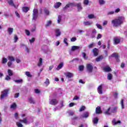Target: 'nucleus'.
<instances>
[{"mask_svg": "<svg viewBox=\"0 0 127 127\" xmlns=\"http://www.w3.org/2000/svg\"><path fill=\"white\" fill-rule=\"evenodd\" d=\"M124 20L125 17L119 16L118 18L113 20L112 21V23L113 24V26H114V27H118L124 23Z\"/></svg>", "mask_w": 127, "mask_h": 127, "instance_id": "f257e3e1", "label": "nucleus"}, {"mask_svg": "<svg viewBox=\"0 0 127 127\" xmlns=\"http://www.w3.org/2000/svg\"><path fill=\"white\" fill-rule=\"evenodd\" d=\"M19 122H16V125L18 127H23V125L21 124L20 123H22L23 124H27L28 123V121H27V118H25L23 119V120H19Z\"/></svg>", "mask_w": 127, "mask_h": 127, "instance_id": "f03ea898", "label": "nucleus"}, {"mask_svg": "<svg viewBox=\"0 0 127 127\" xmlns=\"http://www.w3.org/2000/svg\"><path fill=\"white\" fill-rule=\"evenodd\" d=\"M8 92H9V89H5L1 92L0 100L4 99L6 97H7L8 95Z\"/></svg>", "mask_w": 127, "mask_h": 127, "instance_id": "7ed1b4c3", "label": "nucleus"}, {"mask_svg": "<svg viewBox=\"0 0 127 127\" xmlns=\"http://www.w3.org/2000/svg\"><path fill=\"white\" fill-rule=\"evenodd\" d=\"M93 69L94 67H93V65L91 64H87L86 65V71L88 72V73H92Z\"/></svg>", "mask_w": 127, "mask_h": 127, "instance_id": "20e7f679", "label": "nucleus"}, {"mask_svg": "<svg viewBox=\"0 0 127 127\" xmlns=\"http://www.w3.org/2000/svg\"><path fill=\"white\" fill-rule=\"evenodd\" d=\"M114 44L117 45V44H119L120 42H121V40L120 38L118 37H115L114 38Z\"/></svg>", "mask_w": 127, "mask_h": 127, "instance_id": "39448f33", "label": "nucleus"}, {"mask_svg": "<svg viewBox=\"0 0 127 127\" xmlns=\"http://www.w3.org/2000/svg\"><path fill=\"white\" fill-rule=\"evenodd\" d=\"M58 104V101L56 100V99H52L50 102V104L52 105L53 106H55V105H57Z\"/></svg>", "mask_w": 127, "mask_h": 127, "instance_id": "423d86ee", "label": "nucleus"}, {"mask_svg": "<svg viewBox=\"0 0 127 127\" xmlns=\"http://www.w3.org/2000/svg\"><path fill=\"white\" fill-rule=\"evenodd\" d=\"M97 91L99 94H100V95H102V94H103V85H100L98 86L97 88Z\"/></svg>", "mask_w": 127, "mask_h": 127, "instance_id": "0eeeda50", "label": "nucleus"}, {"mask_svg": "<svg viewBox=\"0 0 127 127\" xmlns=\"http://www.w3.org/2000/svg\"><path fill=\"white\" fill-rule=\"evenodd\" d=\"M119 56H119V54H117V53H114L111 55L112 57L115 58V59H116V60L118 62H120V60L119 59Z\"/></svg>", "mask_w": 127, "mask_h": 127, "instance_id": "6e6552de", "label": "nucleus"}, {"mask_svg": "<svg viewBox=\"0 0 127 127\" xmlns=\"http://www.w3.org/2000/svg\"><path fill=\"white\" fill-rule=\"evenodd\" d=\"M93 55L95 56H98L99 55V49L97 48H94L92 50Z\"/></svg>", "mask_w": 127, "mask_h": 127, "instance_id": "1a4fd4ad", "label": "nucleus"}, {"mask_svg": "<svg viewBox=\"0 0 127 127\" xmlns=\"http://www.w3.org/2000/svg\"><path fill=\"white\" fill-rule=\"evenodd\" d=\"M83 24L85 26H91L93 24V22L90 21H84L83 22Z\"/></svg>", "mask_w": 127, "mask_h": 127, "instance_id": "9d476101", "label": "nucleus"}, {"mask_svg": "<svg viewBox=\"0 0 127 127\" xmlns=\"http://www.w3.org/2000/svg\"><path fill=\"white\" fill-rule=\"evenodd\" d=\"M82 119H87L89 118V112H85L83 113L82 115H81Z\"/></svg>", "mask_w": 127, "mask_h": 127, "instance_id": "9b49d317", "label": "nucleus"}, {"mask_svg": "<svg viewBox=\"0 0 127 127\" xmlns=\"http://www.w3.org/2000/svg\"><path fill=\"white\" fill-rule=\"evenodd\" d=\"M74 76V74L70 72H66V73L65 74V77L66 78H72V77Z\"/></svg>", "mask_w": 127, "mask_h": 127, "instance_id": "f8f14e48", "label": "nucleus"}, {"mask_svg": "<svg viewBox=\"0 0 127 127\" xmlns=\"http://www.w3.org/2000/svg\"><path fill=\"white\" fill-rule=\"evenodd\" d=\"M96 114H99L102 113V110L101 109V107L97 106L95 110Z\"/></svg>", "mask_w": 127, "mask_h": 127, "instance_id": "ddd939ff", "label": "nucleus"}, {"mask_svg": "<svg viewBox=\"0 0 127 127\" xmlns=\"http://www.w3.org/2000/svg\"><path fill=\"white\" fill-rule=\"evenodd\" d=\"M103 70L105 71V72H111V71H112V68H111L110 66H105L103 67Z\"/></svg>", "mask_w": 127, "mask_h": 127, "instance_id": "4468645a", "label": "nucleus"}, {"mask_svg": "<svg viewBox=\"0 0 127 127\" xmlns=\"http://www.w3.org/2000/svg\"><path fill=\"white\" fill-rule=\"evenodd\" d=\"M122 123V122H121V121L119 120L117 122V121H116V119H113L112 121V125L113 126H116V125H118V124H121Z\"/></svg>", "mask_w": 127, "mask_h": 127, "instance_id": "2eb2a0df", "label": "nucleus"}, {"mask_svg": "<svg viewBox=\"0 0 127 127\" xmlns=\"http://www.w3.org/2000/svg\"><path fill=\"white\" fill-rule=\"evenodd\" d=\"M75 6H77L78 10H82V8H83L82 7V4H81V3L75 4Z\"/></svg>", "mask_w": 127, "mask_h": 127, "instance_id": "dca6fc26", "label": "nucleus"}, {"mask_svg": "<svg viewBox=\"0 0 127 127\" xmlns=\"http://www.w3.org/2000/svg\"><path fill=\"white\" fill-rule=\"evenodd\" d=\"M7 31L8 32L9 35H11L12 32H13V28L9 27L8 28Z\"/></svg>", "mask_w": 127, "mask_h": 127, "instance_id": "f3484780", "label": "nucleus"}, {"mask_svg": "<svg viewBox=\"0 0 127 127\" xmlns=\"http://www.w3.org/2000/svg\"><path fill=\"white\" fill-rule=\"evenodd\" d=\"M66 6H67V7H70V6H76V4H75L74 2H69L66 4Z\"/></svg>", "mask_w": 127, "mask_h": 127, "instance_id": "a211bd4d", "label": "nucleus"}, {"mask_svg": "<svg viewBox=\"0 0 127 127\" xmlns=\"http://www.w3.org/2000/svg\"><path fill=\"white\" fill-rule=\"evenodd\" d=\"M22 9L23 11V12H27V11H28V10H29V7H26V6H24L23 7H22Z\"/></svg>", "mask_w": 127, "mask_h": 127, "instance_id": "6ab92c4d", "label": "nucleus"}, {"mask_svg": "<svg viewBox=\"0 0 127 127\" xmlns=\"http://www.w3.org/2000/svg\"><path fill=\"white\" fill-rule=\"evenodd\" d=\"M64 65V64L63 63H61L57 67V70H59L60 69L62 68V67Z\"/></svg>", "mask_w": 127, "mask_h": 127, "instance_id": "aec40b11", "label": "nucleus"}, {"mask_svg": "<svg viewBox=\"0 0 127 127\" xmlns=\"http://www.w3.org/2000/svg\"><path fill=\"white\" fill-rule=\"evenodd\" d=\"M56 36L57 37H58V36H60V35H61V32H60V29H57L56 30Z\"/></svg>", "mask_w": 127, "mask_h": 127, "instance_id": "412c9836", "label": "nucleus"}, {"mask_svg": "<svg viewBox=\"0 0 127 127\" xmlns=\"http://www.w3.org/2000/svg\"><path fill=\"white\" fill-rule=\"evenodd\" d=\"M1 63L2 64H6L7 63V59L4 57L2 58Z\"/></svg>", "mask_w": 127, "mask_h": 127, "instance_id": "4be33fe9", "label": "nucleus"}, {"mask_svg": "<svg viewBox=\"0 0 127 127\" xmlns=\"http://www.w3.org/2000/svg\"><path fill=\"white\" fill-rule=\"evenodd\" d=\"M8 3L10 5H12V6H14V7H16L14 3H13V1L12 0H10L8 1Z\"/></svg>", "mask_w": 127, "mask_h": 127, "instance_id": "5701e85b", "label": "nucleus"}, {"mask_svg": "<svg viewBox=\"0 0 127 127\" xmlns=\"http://www.w3.org/2000/svg\"><path fill=\"white\" fill-rule=\"evenodd\" d=\"M79 49V46H73L71 48V51H75V50H78Z\"/></svg>", "mask_w": 127, "mask_h": 127, "instance_id": "b1692460", "label": "nucleus"}, {"mask_svg": "<svg viewBox=\"0 0 127 127\" xmlns=\"http://www.w3.org/2000/svg\"><path fill=\"white\" fill-rule=\"evenodd\" d=\"M93 123L94 125H97L99 123V119L98 118H94L93 120Z\"/></svg>", "mask_w": 127, "mask_h": 127, "instance_id": "393cba45", "label": "nucleus"}, {"mask_svg": "<svg viewBox=\"0 0 127 127\" xmlns=\"http://www.w3.org/2000/svg\"><path fill=\"white\" fill-rule=\"evenodd\" d=\"M8 59L11 62H12L13 61H15V59H14V58L12 56H8Z\"/></svg>", "mask_w": 127, "mask_h": 127, "instance_id": "a878e982", "label": "nucleus"}, {"mask_svg": "<svg viewBox=\"0 0 127 127\" xmlns=\"http://www.w3.org/2000/svg\"><path fill=\"white\" fill-rule=\"evenodd\" d=\"M94 46H95V43L93 42L92 43L89 44V45L87 46V47L89 49H91V48H93Z\"/></svg>", "mask_w": 127, "mask_h": 127, "instance_id": "bb28decb", "label": "nucleus"}, {"mask_svg": "<svg viewBox=\"0 0 127 127\" xmlns=\"http://www.w3.org/2000/svg\"><path fill=\"white\" fill-rule=\"evenodd\" d=\"M16 103H14L10 105V108L13 109V110H15V108H16Z\"/></svg>", "mask_w": 127, "mask_h": 127, "instance_id": "cd10ccee", "label": "nucleus"}, {"mask_svg": "<svg viewBox=\"0 0 127 127\" xmlns=\"http://www.w3.org/2000/svg\"><path fill=\"white\" fill-rule=\"evenodd\" d=\"M62 4V3L61 2H57V4L54 6V7H55V8H58L60 7V5H61Z\"/></svg>", "mask_w": 127, "mask_h": 127, "instance_id": "c85d7f7f", "label": "nucleus"}, {"mask_svg": "<svg viewBox=\"0 0 127 127\" xmlns=\"http://www.w3.org/2000/svg\"><path fill=\"white\" fill-rule=\"evenodd\" d=\"M51 24H52V21L51 20H49L47 22V24L45 26L46 27H48L50 25H51Z\"/></svg>", "mask_w": 127, "mask_h": 127, "instance_id": "c756f323", "label": "nucleus"}, {"mask_svg": "<svg viewBox=\"0 0 127 127\" xmlns=\"http://www.w3.org/2000/svg\"><path fill=\"white\" fill-rule=\"evenodd\" d=\"M107 79L108 80H110L113 79V74H112V73H109L107 75Z\"/></svg>", "mask_w": 127, "mask_h": 127, "instance_id": "7c9ffc66", "label": "nucleus"}, {"mask_svg": "<svg viewBox=\"0 0 127 127\" xmlns=\"http://www.w3.org/2000/svg\"><path fill=\"white\" fill-rule=\"evenodd\" d=\"M42 61H43V60L42 58H40L39 61V63H38V66H40L41 65H42Z\"/></svg>", "mask_w": 127, "mask_h": 127, "instance_id": "2f4dec72", "label": "nucleus"}, {"mask_svg": "<svg viewBox=\"0 0 127 127\" xmlns=\"http://www.w3.org/2000/svg\"><path fill=\"white\" fill-rule=\"evenodd\" d=\"M118 111V107H115L113 110H111V113L115 114Z\"/></svg>", "mask_w": 127, "mask_h": 127, "instance_id": "473e14b6", "label": "nucleus"}, {"mask_svg": "<svg viewBox=\"0 0 127 127\" xmlns=\"http://www.w3.org/2000/svg\"><path fill=\"white\" fill-rule=\"evenodd\" d=\"M88 18H89V19H92V18H96V17L95 16V15H94V14H90L88 15Z\"/></svg>", "mask_w": 127, "mask_h": 127, "instance_id": "72a5a7b5", "label": "nucleus"}, {"mask_svg": "<svg viewBox=\"0 0 127 127\" xmlns=\"http://www.w3.org/2000/svg\"><path fill=\"white\" fill-rule=\"evenodd\" d=\"M7 73L9 76H12L13 75V72L10 69H8Z\"/></svg>", "mask_w": 127, "mask_h": 127, "instance_id": "f704fd0d", "label": "nucleus"}, {"mask_svg": "<svg viewBox=\"0 0 127 127\" xmlns=\"http://www.w3.org/2000/svg\"><path fill=\"white\" fill-rule=\"evenodd\" d=\"M82 57L85 60L88 59V56H87L86 53H82Z\"/></svg>", "mask_w": 127, "mask_h": 127, "instance_id": "c9c22d12", "label": "nucleus"}, {"mask_svg": "<svg viewBox=\"0 0 127 127\" xmlns=\"http://www.w3.org/2000/svg\"><path fill=\"white\" fill-rule=\"evenodd\" d=\"M102 59H103V56H100L98 58L96 59V61H97V62H99L101 61V60H102Z\"/></svg>", "mask_w": 127, "mask_h": 127, "instance_id": "e433bc0d", "label": "nucleus"}, {"mask_svg": "<svg viewBox=\"0 0 127 127\" xmlns=\"http://www.w3.org/2000/svg\"><path fill=\"white\" fill-rule=\"evenodd\" d=\"M44 12H45V14H46L47 15H49V10H48V9H47V8H45L44 9Z\"/></svg>", "mask_w": 127, "mask_h": 127, "instance_id": "4c0bfd02", "label": "nucleus"}, {"mask_svg": "<svg viewBox=\"0 0 127 127\" xmlns=\"http://www.w3.org/2000/svg\"><path fill=\"white\" fill-rule=\"evenodd\" d=\"M29 102L30 104H34V100L32 99V97H30L29 98Z\"/></svg>", "mask_w": 127, "mask_h": 127, "instance_id": "58836bf2", "label": "nucleus"}, {"mask_svg": "<svg viewBox=\"0 0 127 127\" xmlns=\"http://www.w3.org/2000/svg\"><path fill=\"white\" fill-rule=\"evenodd\" d=\"M38 16V14H33V19L34 20H36V19H37Z\"/></svg>", "mask_w": 127, "mask_h": 127, "instance_id": "ea45409f", "label": "nucleus"}, {"mask_svg": "<svg viewBox=\"0 0 127 127\" xmlns=\"http://www.w3.org/2000/svg\"><path fill=\"white\" fill-rule=\"evenodd\" d=\"M85 109H86V107L85 106H82L79 109V112H83V111H85Z\"/></svg>", "mask_w": 127, "mask_h": 127, "instance_id": "a19ab883", "label": "nucleus"}, {"mask_svg": "<svg viewBox=\"0 0 127 127\" xmlns=\"http://www.w3.org/2000/svg\"><path fill=\"white\" fill-rule=\"evenodd\" d=\"M110 111H111V107H109L108 110L105 112V114H106V115H111V113H110Z\"/></svg>", "mask_w": 127, "mask_h": 127, "instance_id": "79ce46f5", "label": "nucleus"}, {"mask_svg": "<svg viewBox=\"0 0 127 127\" xmlns=\"http://www.w3.org/2000/svg\"><path fill=\"white\" fill-rule=\"evenodd\" d=\"M122 109H125V105L124 104V99H122L121 101Z\"/></svg>", "mask_w": 127, "mask_h": 127, "instance_id": "37998d69", "label": "nucleus"}, {"mask_svg": "<svg viewBox=\"0 0 127 127\" xmlns=\"http://www.w3.org/2000/svg\"><path fill=\"white\" fill-rule=\"evenodd\" d=\"M25 75H26L27 77H32V75L30 74V72L29 71H26Z\"/></svg>", "mask_w": 127, "mask_h": 127, "instance_id": "c03bdc74", "label": "nucleus"}, {"mask_svg": "<svg viewBox=\"0 0 127 127\" xmlns=\"http://www.w3.org/2000/svg\"><path fill=\"white\" fill-rule=\"evenodd\" d=\"M79 71H83L84 70V65H80L79 66Z\"/></svg>", "mask_w": 127, "mask_h": 127, "instance_id": "a18cd8bd", "label": "nucleus"}, {"mask_svg": "<svg viewBox=\"0 0 127 127\" xmlns=\"http://www.w3.org/2000/svg\"><path fill=\"white\" fill-rule=\"evenodd\" d=\"M62 20V16L61 15L58 16V23H60V22Z\"/></svg>", "mask_w": 127, "mask_h": 127, "instance_id": "49530a36", "label": "nucleus"}, {"mask_svg": "<svg viewBox=\"0 0 127 127\" xmlns=\"http://www.w3.org/2000/svg\"><path fill=\"white\" fill-rule=\"evenodd\" d=\"M33 14H38V9L34 8Z\"/></svg>", "mask_w": 127, "mask_h": 127, "instance_id": "de8ad7c7", "label": "nucleus"}, {"mask_svg": "<svg viewBox=\"0 0 127 127\" xmlns=\"http://www.w3.org/2000/svg\"><path fill=\"white\" fill-rule=\"evenodd\" d=\"M83 3L85 5H88L89 4V0H84Z\"/></svg>", "mask_w": 127, "mask_h": 127, "instance_id": "09e8293b", "label": "nucleus"}, {"mask_svg": "<svg viewBox=\"0 0 127 127\" xmlns=\"http://www.w3.org/2000/svg\"><path fill=\"white\" fill-rule=\"evenodd\" d=\"M14 81L15 82V83H22L23 82V80L21 79L19 80H14Z\"/></svg>", "mask_w": 127, "mask_h": 127, "instance_id": "8fccbe9b", "label": "nucleus"}, {"mask_svg": "<svg viewBox=\"0 0 127 127\" xmlns=\"http://www.w3.org/2000/svg\"><path fill=\"white\" fill-rule=\"evenodd\" d=\"M25 31L26 35H27L28 36H29V35H30V32L29 31V30H25Z\"/></svg>", "mask_w": 127, "mask_h": 127, "instance_id": "3c124183", "label": "nucleus"}, {"mask_svg": "<svg viewBox=\"0 0 127 127\" xmlns=\"http://www.w3.org/2000/svg\"><path fill=\"white\" fill-rule=\"evenodd\" d=\"M11 76H9L6 75V77L5 78V80H6V81H8L9 80H10V79H11V78L10 77Z\"/></svg>", "mask_w": 127, "mask_h": 127, "instance_id": "603ef678", "label": "nucleus"}, {"mask_svg": "<svg viewBox=\"0 0 127 127\" xmlns=\"http://www.w3.org/2000/svg\"><path fill=\"white\" fill-rule=\"evenodd\" d=\"M96 26L99 29H103V27L100 24H96Z\"/></svg>", "mask_w": 127, "mask_h": 127, "instance_id": "864d4df0", "label": "nucleus"}, {"mask_svg": "<svg viewBox=\"0 0 127 127\" xmlns=\"http://www.w3.org/2000/svg\"><path fill=\"white\" fill-rule=\"evenodd\" d=\"M35 41V38H32L31 39L29 40L30 43H33Z\"/></svg>", "mask_w": 127, "mask_h": 127, "instance_id": "5fc2aeb1", "label": "nucleus"}, {"mask_svg": "<svg viewBox=\"0 0 127 127\" xmlns=\"http://www.w3.org/2000/svg\"><path fill=\"white\" fill-rule=\"evenodd\" d=\"M45 84L47 85V86H48L49 85V79L48 78H47L46 79V81L45 82Z\"/></svg>", "mask_w": 127, "mask_h": 127, "instance_id": "6e6d98bb", "label": "nucleus"}, {"mask_svg": "<svg viewBox=\"0 0 127 127\" xmlns=\"http://www.w3.org/2000/svg\"><path fill=\"white\" fill-rule=\"evenodd\" d=\"M35 94H40V90L38 89H35Z\"/></svg>", "mask_w": 127, "mask_h": 127, "instance_id": "4d7b16f0", "label": "nucleus"}, {"mask_svg": "<svg viewBox=\"0 0 127 127\" xmlns=\"http://www.w3.org/2000/svg\"><path fill=\"white\" fill-rule=\"evenodd\" d=\"M70 40L71 42H74L77 40V38L76 37H72Z\"/></svg>", "mask_w": 127, "mask_h": 127, "instance_id": "13d9d810", "label": "nucleus"}, {"mask_svg": "<svg viewBox=\"0 0 127 127\" xmlns=\"http://www.w3.org/2000/svg\"><path fill=\"white\" fill-rule=\"evenodd\" d=\"M19 97V93H16L14 94L15 99H17Z\"/></svg>", "mask_w": 127, "mask_h": 127, "instance_id": "bf43d9fd", "label": "nucleus"}, {"mask_svg": "<svg viewBox=\"0 0 127 127\" xmlns=\"http://www.w3.org/2000/svg\"><path fill=\"white\" fill-rule=\"evenodd\" d=\"M99 2L100 4L102 5V4H104V3H105V0H99Z\"/></svg>", "mask_w": 127, "mask_h": 127, "instance_id": "052dcab7", "label": "nucleus"}, {"mask_svg": "<svg viewBox=\"0 0 127 127\" xmlns=\"http://www.w3.org/2000/svg\"><path fill=\"white\" fill-rule=\"evenodd\" d=\"M118 95H119V93L118 92H115L114 93V97L115 99H117V98H118Z\"/></svg>", "mask_w": 127, "mask_h": 127, "instance_id": "680f3d73", "label": "nucleus"}, {"mask_svg": "<svg viewBox=\"0 0 127 127\" xmlns=\"http://www.w3.org/2000/svg\"><path fill=\"white\" fill-rule=\"evenodd\" d=\"M67 38H64V42L65 43V44H66V46H68V42H67Z\"/></svg>", "mask_w": 127, "mask_h": 127, "instance_id": "e2e57ef3", "label": "nucleus"}, {"mask_svg": "<svg viewBox=\"0 0 127 127\" xmlns=\"http://www.w3.org/2000/svg\"><path fill=\"white\" fill-rule=\"evenodd\" d=\"M15 13L17 16V17H18V18H20V16L19 15V13H18V12H17V11H15Z\"/></svg>", "mask_w": 127, "mask_h": 127, "instance_id": "0e129e2a", "label": "nucleus"}, {"mask_svg": "<svg viewBox=\"0 0 127 127\" xmlns=\"http://www.w3.org/2000/svg\"><path fill=\"white\" fill-rule=\"evenodd\" d=\"M14 42H17V40H18V37H17L16 35H14Z\"/></svg>", "mask_w": 127, "mask_h": 127, "instance_id": "69168bd1", "label": "nucleus"}, {"mask_svg": "<svg viewBox=\"0 0 127 127\" xmlns=\"http://www.w3.org/2000/svg\"><path fill=\"white\" fill-rule=\"evenodd\" d=\"M11 65H12V63L10 61H9L8 63H7V66L8 67H10V66H11Z\"/></svg>", "mask_w": 127, "mask_h": 127, "instance_id": "338daca9", "label": "nucleus"}, {"mask_svg": "<svg viewBox=\"0 0 127 127\" xmlns=\"http://www.w3.org/2000/svg\"><path fill=\"white\" fill-rule=\"evenodd\" d=\"M100 38H102V34H99L97 35V39H100Z\"/></svg>", "mask_w": 127, "mask_h": 127, "instance_id": "774afa93", "label": "nucleus"}]
</instances>
